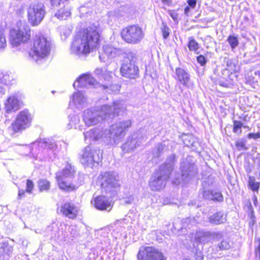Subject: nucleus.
Returning <instances> with one entry per match:
<instances>
[{
  "instance_id": "f257e3e1",
  "label": "nucleus",
  "mask_w": 260,
  "mask_h": 260,
  "mask_svg": "<svg viewBox=\"0 0 260 260\" xmlns=\"http://www.w3.org/2000/svg\"><path fill=\"white\" fill-rule=\"evenodd\" d=\"M99 26L93 25L79 31L75 36L71 51L75 54H88L93 51L100 45Z\"/></svg>"
},
{
  "instance_id": "f03ea898",
  "label": "nucleus",
  "mask_w": 260,
  "mask_h": 260,
  "mask_svg": "<svg viewBox=\"0 0 260 260\" xmlns=\"http://www.w3.org/2000/svg\"><path fill=\"white\" fill-rule=\"evenodd\" d=\"M51 49V41L43 35H37L34 41L33 47L29 52V55L37 63L47 58Z\"/></svg>"
},
{
  "instance_id": "7ed1b4c3",
  "label": "nucleus",
  "mask_w": 260,
  "mask_h": 260,
  "mask_svg": "<svg viewBox=\"0 0 260 260\" xmlns=\"http://www.w3.org/2000/svg\"><path fill=\"white\" fill-rule=\"evenodd\" d=\"M111 108L107 105H104L100 107H94L85 110L83 120L86 125L90 126L97 124L107 118H111Z\"/></svg>"
},
{
  "instance_id": "20e7f679",
  "label": "nucleus",
  "mask_w": 260,
  "mask_h": 260,
  "mask_svg": "<svg viewBox=\"0 0 260 260\" xmlns=\"http://www.w3.org/2000/svg\"><path fill=\"white\" fill-rule=\"evenodd\" d=\"M99 178H101L102 191L110 197L115 196L120 186L118 174L114 172H106L101 174Z\"/></svg>"
},
{
  "instance_id": "39448f33",
  "label": "nucleus",
  "mask_w": 260,
  "mask_h": 260,
  "mask_svg": "<svg viewBox=\"0 0 260 260\" xmlns=\"http://www.w3.org/2000/svg\"><path fill=\"white\" fill-rule=\"evenodd\" d=\"M75 172L74 167L67 163L61 172L56 173V179L61 190L71 191L77 188L79 185L69 181V180L74 177Z\"/></svg>"
},
{
  "instance_id": "423d86ee",
  "label": "nucleus",
  "mask_w": 260,
  "mask_h": 260,
  "mask_svg": "<svg viewBox=\"0 0 260 260\" xmlns=\"http://www.w3.org/2000/svg\"><path fill=\"white\" fill-rule=\"evenodd\" d=\"M132 122L127 119L116 122L110 126L105 137L110 138V141L114 143L120 142L125 136L128 129L131 127Z\"/></svg>"
},
{
  "instance_id": "0eeeda50",
  "label": "nucleus",
  "mask_w": 260,
  "mask_h": 260,
  "mask_svg": "<svg viewBox=\"0 0 260 260\" xmlns=\"http://www.w3.org/2000/svg\"><path fill=\"white\" fill-rule=\"evenodd\" d=\"M30 30L29 26L24 21H20L17 27L10 32V41L13 46H17L29 40Z\"/></svg>"
},
{
  "instance_id": "6e6552de",
  "label": "nucleus",
  "mask_w": 260,
  "mask_h": 260,
  "mask_svg": "<svg viewBox=\"0 0 260 260\" xmlns=\"http://www.w3.org/2000/svg\"><path fill=\"white\" fill-rule=\"evenodd\" d=\"M136 54L133 52L126 54L123 57L120 68V73L123 77L135 79L139 75V68L136 65Z\"/></svg>"
},
{
  "instance_id": "1a4fd4ad",
  "label": "nucleus",
  "mask_w": 260,
  "mask_h": 260,
  "mask_svg": "<svg viewBox=\"0 0 260 260\" xmlns=\"http://www.w3.org/2000/svg\"><path fill=\"white\" fill-rule=\"evenodd\" d=\"M180 169L181 175L175 178L173 181L175 184L178 185L182 182H187L197 174V169L191 156H188L181 162Z\"/></svg>"
},
{
  "instance_id": "9d476101",
  "label": "nucleus",
  "mask_w": 260,
  "mask_h": 260,
  "mask_svg": "<svg viewBox=\"0 0 260 260\" xmlns=\"http://www.w3.org/2000/svg\"><path fill=\"white\" fill-rule=\"evenodd\" d=\"M122 39L127 43L137 44L140 43L145 36L143 28L138 25H129L121 32Z\"/></svg>"
},
{
  "instance_id": "9b49d317",
  "label": "nucleus",
  "mask_w": 260,
  "mask_h": 260,
  "mask_svg": "<svg viewBox=\"0 0 260 260\" xmlns=\"http://www.w3.org/2000/svg\"><path fill=\"white\" fill-rule=\"evenodd\" d=\"M102 158V155L100 150L88 146L83 150L80 161L84 167L93 168L101 161Z\"/></svg>"
},
{
  "instance_id": "f8f14e48",
  "label": "nucleus",
  "mask_w": 260,
  "mask_h": 260,
  "mask_svg": "<svg viewBox=\"0 0 260 260\" xmlns=\"http://www.w3.org/2000/svg\"><path fill=\"white\" fill-rule=\"evenodd\" d=\"M27 14L29 22L33 26L38 25L45 15L44 5L40 3L30 4L27 8Z\"/></svg>"
},
{
  "instance_id": "ddd939ff",
  "label": "nucleus",
  "mask_w": 260,
  "mask_h": 260,
  "mask_svg": "<svg viewBox=\"0 0 260 260\" xmlns=\"http://www.w3.org/2000/svg\"><path fill=\"white\" fill-rule=\"evenodd\" d=\"M31 120V116L27 110L20 112L12 124L13 131L19 132L25 129L30 126Z\"/></svg>"
},
{
  "instance_id": "4468645a",
  "label": "nucleus",
  "mask_w": 260,
  "mask_h": 260,
  "mask_svg": "<svg viewBox=\"0 0 260 260\" xmlns=\"http://www.w3.org/2000/svg\"><path fill=\"white\" fill-rule=\"evenodd\" d=\"M137 257L139 260H166L162 252L151 247H141Z\"/></svg>"
},
{
  "instance_id": "2eb2a0df",
  "label": "nucleus",
  "mask_w": 260,
  "mask_h": 260,
  "mask_svg": "<svg viewBox=\"0 0 260 260\" xmlns=\"http://www.w3.org/2000/svg\"><path fill=\"white\" fill-rule=\"evenodd\" d=\"M141 135L139 133H134L129 136L126 142L122 144L121 148L124 153L133 152L142 143Z\"/></svg>"
},
{
  "instance_id": "dca6fc26",
  "label": "nucleus",
  "mask_w": 260,
  "mask_h": 260,
  "mask_svg": "<svg viewBox=\"0 0 260 260\" xmlns=\"http://www.w3.org/2000/svg\"><path fill=\"white\" fill-rule=\"evenodd\" d=\"M222 237L221 232H213L199 231L196 233L195 239L199 243L203 244H208L216 239L219 240Z\"/></svg>"
},
{
  "instance_id": "f3484780",
  "label": "nucleus",
  "mask_w": 260,
  "mask_h": 260,
  "mask_svg": "<svg viewBox=\"0 0 260 260\" xmlns=\"http://www.w3.org/2000/svg\"><path fill=\"white\" fill-rule=\"evenodd\" d=\"M78 207L71 202L62 204L60 212L66 217L70 219H75L78 214Z\"/></svg>"
},
{
  "instance_id": "a211bd4d",
  "label": "nucleus",
  "mask_w": 260,
  "mask_h": 260,
  "mask_svg": "<svg viewBox=\"0 0 260 260\" xmlns=\"http://www.w3.org/2000/svg\"><path fill=\"white\" fill-rule=\"evenodd\" d=\"M95 82V80L90 74H85L76 80L73 86L74 87L76 86L86 87L89 85H93Z\"/></svg>"
},
{
  "instance_id": "6ab92c4d",
  "label": "nucleus",
  "mask_w": 260,
  "mask_h": 260,
  "mask_svg": "<svg viewBox=\"0 0 260 260\" xmlns=\"http://www.w3.org/2000/svg\"><path fill=\"white\" fill-rule=\"evenodd\" d=\"M167 181L160 176L154 174L151 178L149 186L152 190L158 191L165 187Z\"/></svg>"
},
{
  "instance_id": "aec40b11",
  "label": "nucleus",
  "mask_w": 260,
  "mask_h": 260,
  "mask_svg": "<svg viewBox=\"0 0 260 260\" xmlns=\"http://www.w3.org/2000/svg\"><path fill=\"white\" fill-rule=\"evenodd\" d=\"M174 166L172 164L164 163L159 168V169L154 173L157 176L168 180L170 177L172 171L173 170Z\"/></svg>"
},
{
  "instance_id": "412c9836",
  "label": "nucleus",
  "mask_w": 260,
  "mask_h": 260,
  "mask_svg": "<svg viewBox=\"0 0 260 260\" xmlns=\"http://www.w3.org/2000/svg\"><path fill=\"white\" fill-rule=\"evenodd\" d=\"M175 74L176 79L183 85L189 87L190 81L189 74L184 69L181 68L176 69Z\"/></svg>"
},
{
  "instance_id": "4be33fe9",
  "label": "nucleus",
  "mask_w": 260,
  "mask_h": 260,
  "mask_svg": "<svg viewBox=\"0 0 260 260\" xmlns=\"http://www.w3.org/2000/svg\"><path fill=\"white\" fill-rule=\"evenodd\" d=\"M94 205L97 209L100 210H108L110 211L112 208L111 202L103 196H100L95 198Z\"/></svg>"
},
{
  "instance_id": "5701e85b",
  "label": "nucleus",
  "mask_w": 260,
  "mask_h": 260,
  "mask_svg": "<svg viewBox=\"0 0 260 260\" xmlns=\"http://www.w3.org/2000/svg\"><path fill=\"white\" fill-rule=\"evenodd\" d=\"M104 53L109 58H113L121 55L123 53L122 50L113 47L109 45H105L103 47Z\"/></svg>"
},
{
  "instance_id": "b1692460",
  "label": "nucleus",
  "mask_w": 260,
  "mask_h": 260,
  "mask_svg": "<svg viewBox=\"0 0 260 260\" xmlns=\"http://www.w3.org/2000/svg\"><path fill=\"white\" fill-rule=\"evenodd\" d=\"M19 108V102L15 96H11L8 99L6 103V110L8 113L17 111Z\"/></svg>"
},
{
  "instance_id": "393cba45",
  "label": "nucleus",
  "mask_w": 260,
  "mask_h": 260,
  "mask_svg": "<svg viewBox=\"0 0 260 260\" xmlns=\"http://www.w3.org/2000/svg\"><path fill=\"white\" fill-rule=\"evenodd\" d=\"M71 15V8L69 6H66L60 9L55 14V16L60 20H66L70 17Z\"/></svg>"
},
{
  "instance_id": "a878e982",
  "label": "nucleus",
  "mask_w": 260,
  "mask_h": 260,
  "mask_svg": "<svg viewBox=\"0 0 260 260\" xmlns=\"http://www.w3.org/2000/svg\"><path fill=\"white\" fill-rule=\"evenodd\" d=\"M226 221L225 217H223V213L222 212H218L209 217V221L214 224H219Z\"/></svg>"
},
{
  "instance_id": "bb28decb",
  "label": "nucleus",
  "mask_w": 260,
  "mask_h": 260,
  "mask_svg": "<svg viewBox=\"0 0 260 260\" xmlns=\"http://www.w3.org/2000/svg\"><path fill=\"white\" fill-rule=\"evenodd\" d=\"M112 109V115H118L121 112L126 110V107L121 102L116 101L113 103V106L107 105Z\"/></svg>"
},
{
  "instance_id": "cd10ccee",
  "label": "nucleus",
  "mask_w": 260,
  "mask_h": 260,
  "mask_svg": "<svg viewBox=\"0 0 260 260\" xmlns=\"http://www.w3.org/2000/svg\"><path fill=\"white\" fill-rule=\"evenodd\" d=\"M73 100L75 104L81 106H85L87 103L86 98L83 93L79 91L74 94Z\"/></svg>"
},
{
  "instance_id": "c85d7f7f",
  "label": "nucleus",
  "mask_w": 260,
  "mask_h": 260,
  "mask_svg": "<svg viewBox=\"0 0 260 260\" xmlns=\"http://www.w3.org/2000/svg\"><path fill=\"white\" fill-rule=\"evenodd\" d=\"M11 82V77L8 73H0V89L4 90Z\"/></svg>"
},
{
  "instance_id": "c756f323",
  "label": "nucleus",
  "mask_w": 260,
  "mask_h": 260,
  "mask_svg": "<svg viewBox=\"0 0 260 260\" xmlns=\"http://www.w3.org/2000/svg\"><path fill=\"white\" fill-rule=\"evenodd\" d=\"M248 187L253 191L258 192L260 186L259 182L255 181V178L253 176H249L248 178Z\"/></svg>"
},
{
  "instance_id": "7c9ffc66",
  "label": "nucleus",
  "mask_w": 260,
  "mask_h": 260,
  "mask_svg": "<svg viewBox=\"0 0 260 260\" xmlns=\"http://www.w3.org/2000/svg\"><path fill=\"white\" fill-rule=\"evenodd\" d=\"M13 247L9 245L8 243H4L3 245L0 248V251L1 252H3L8 255H10L13 251Z\"/></svg>"
},
{
  "instance_id": "2f4dec72",
  "label": "nucleus",
  "mask_w": 260,
  "mask_h": 260,
  "mask_svg": "<svg viewBox=\"0 0 260 260\" xmlns=\"http://www.w3.org/2000/svg\"><path fill=\"white\" fill-rule=\"evenodd\" d=\"M189 42L188 44V47L191 51H196L199 48V44L196 41L193 37H189L188 38Z\"/></svg>"
},
{
  "instance_id": "473e14b6",
  "label": "nucleus",
  "mask_w": 260,
  "mask_h": 260,
  "mask_svg": "<svg viewBox=\"0 0 260 260\" xmlns=\"http://www.w3.org/2000/svg\"><path fill=\"white\" fill-rule=\"evenodd\" d=\"M227 41L230 45L232 50L235 49L239 44V41L237 37L230 36L227 39Z\"/></svg>"
},
{
  "instance_id": "72a5a7b5",
  "label": "nucleus",
  "mask_w": 260,
  "mask_h": 260,
  "mask_svg": "<svg viewBox=\"0 0 260 260\" xmlns=\"http://www.w3.org/2000/svg\"><path fill=\"white\" fill-rule=\"evenodd\" d=\"M38 186L41 191L49 190L50 186L49 182L46 179L40 180L38 182Z\"/></svg>"
},
{
  "instance_id": "f704fd0d",
  "label": "nucleus",
  "mask_w": 260,
  "mask_h": 260,
  "mask_svg": "<svg viewBox=\"0 0 260 260\" xmlns=\"http://www.w3.org/2000/svg\"><path fill=\"white\" fill-rule=\"evenodd\" d=\"M231 246L228 240H223L217 245V247L219 250H228Z\"/></svg>"
},
{
  "instance_id": "c9c22d12",
  "label": "nucleus",
  "mask_w": 260,
  "mask_h": 260,
  "mask_svg": "<svg viewBox=\"0 0 260 260\" xmlns=\"http://www.w3.org/2000/svg\"><path fill=\"white\" fill-rule=\"evenodd\" d=\"M165 149V145L162 143H160L158 146L154 149L153 155L154 157H158L159 156L160 153L164 151Z\"/></svg>"
},
{
  "instance_id": "e433bc0d",
  "label": "nucleus",
  "mask_w": 260,
  "mask_h": 260,
  "mask_svg": "<svg viewBox=\"0 0 260 260\" xmlns=\"http://www.w3.org/2000/svg\"><path fill=\"white\" fill-rule=\"evenodd\" d=\"M94 129V140H98L99 139L103 138V137H105L106 136V131H105L104 132L101 130L100 128H93Z\"/></svg>"
},
{
  "instance_id": "4c0bfd02",
  "label": "nucleus",
  "mask_w": 260,
  "mask_h": 260,
  "mask_svg": "<svg viewBox=\"0 0 260 260\" xmlns=\"http://www.w3.org/2000/svg\"><path fill=\"white\" fill-rule=\"evenodd\" d=\"M242 126L243 123L241 121H234L233 132L236 134H241L242 133L241 128Z\"/></svg>"
},
{
  "instance_id": "58836bf2",
  "label": "nucleus",
  "mask_w": 260,
  "mask_h": 260,
  "mask_svg": "<svg viewBox=\"0 0 260 260\" xmlns=\"http://www.w3.org/2000/svg\"><path fill=\"white\" fill-rule=\"evenodd\" d=\"M6 40L3 31L0 29V51L4 50L6 47Z\"/></svg>"
},
{
  "instance_id": "ea45409f",
  "label": "nucleus",
  "mask_w": 260,
  "mask_h": 260,
  "mask_svg": "<svg viewBox=\"0 0 260 260\" xmlns=\"http://www.w3.org/2000/svg\"><path fill=\"white\" fill-rule=\"evenodd\" d=\"M94 129H91L89 131L86 132L84 133L85 140L86 141H89V142L91 140H94Z\"/></svg>"
},
{
  "instance_id": "a19ab883",
  "label": "nucleus",
  "mask_w": 260,
  "mask_h": 260,
  "mask_svg": "<svg viewBox=\"0 0 260 260\" xmlns=\"http://www.w3.org/2000/svg\"><path fill=\"white\" fill-rule=\"evenodd\" d=\"M104 88L106 89V92L110 93L111 91L119 90V87L117 85H104Z\"/></svg>"
},
{
  "instance_id": "79ce46f5",
  "label": "nucleus",
  "mask_w": 260,
  "mask_h": 260,
  "mask_svg": "<svg viewBox=\"0 0 260 260\" xmlns=\"http://www.w3.org/2000/svg\"><path fill=\"white\" fill-rule=\"evenodd\" d=\"M100 80L101 81H105L108 82H111L112 80V76L110 74V73L108 71H106L105 72V73L100 76Z\"/></svg>"
},
{
  "instance_id": "37998d69",
  "label": "nucleus",
  "mask_w": 260,
  "mask_h": 260,
  "mask_svg": "<svg viewBox=\"0 0 260 260\" xmlns=\"http://www.w3.org/2000/svg\"><path fill=\"white\" fill-rule=\"evenodd\" d=\"M223 198L222 194L219 192L213 191V197L211 200L216 201L218 202L223 201Z\"/></svg>"
},
{
  "instance_id": "c03bdc74",
  "label": "nucleus",
  "mask_w": 260,
  "mask_h": 260,
  "mask_svg": "<svg viewBox=\"0 0 260 260\" xmlns=\"http://www.w3.org/2000/svg\"><path fill=\"white\" fill-rule=\"evenodd\" d=\"M169 28L167 26L166 24L162 23V27H161V31L162 33L163 37L165 39L168 38L170 35Z\"/></svg>"
},
{
  "instance_id": "a18cd8bd",
  "label": "nucleus",
  "mask_w": 260,
  "mask_h": 260,
  "mask_svg": "<svg viewBox=\"0 0 260 260\" xmlns=\"http://www.w3.org/2000/svg\"><path fill=\"white\" fill-rule=\"evenodd\" d=\"M34 185L32 181L30 180H27L26 182V191L29 193L32 192V190L34 188Z\"/></svg>"
},
{
  "instance_id": "49530a36",
  "label": "nucleus",
  "mask_w": 260,
  "mask_h": 260,
  "mask_svg": "<svg viewBox=\"0 0 260 260\" xmlns=\"http://www.w3.org/2000/svg\"><path fill=\"white\" fill-rule=\"evenodd\" d=\"M50 4L53 7H58L60 4H63L67 0H49Z\"/></svg>"
},
{
  "instance_id": "de8ad7c7",
  "label": "nucleus",
  "mask_w": 260,
  "mask_h": 260,
  "mask_svg": "<svg viewBox=\"0 0 260 260\" xmlns=\"http://www.w3.org/2000/svg\"><path fill=\"white\" fill-rule=\"evenodd\" d=\"M213 190H205L203 191V196L204 198L208 200L212 199L213 197Z\"/></svg>"
},
{
  "instance_id": "09e8293b",
  "label": "nucleus",
  "mask_w": 260,
  "mask_h": 260,
  "mask_svg": "<svg viewBox=\"0 0 260 260\" xmlns=\"http://www.w3.org/2000/svg\"><path fill=\"white\" fill-rule=\"evenodd\" d=\"M197 59L198 63L202 66H204L207 62V59L202 55L198 56Z\"/></svg>"
},
{
  "instance_id": "8fccbe9b",
  "label": "nucleus",
  "mask_w": 260,
  "mask_h": 260,
  "mask_svg": "<svg viewBox=\"0 0 260 260\" xmlns=\"http://www.w3.org/2000/svg\"><path fill=\"white\" fill-rule=\"evenodd\" d=\"M236 147L239 150H241L242 149L246 150L245 143L243 141H238L236 143Z\"/></svg>"
},
{
  "instance_id": "3c124183",
  "label": "nucleus",
  "mask_w": 260,
  "mask_h": 260,
  "mask_svg": "<svg viewBox=\"0 0 260 260\" xmlns=\"http://www.w3.org/2000/svg\"><path fill=\"white\" fill-rule=\"evenodd\" d=\"M107 70L105 69H103L102 68H97L95 69L94 71L95 75L98 76V77L100 79V76L105 73Z\"/></svg>"
},
{
  "instance_id": "603ef678",
  "label": "nucleus",
  "mask_w": 260,
  "mask_h": 260,
  "mask_svg": "<svg viewBox=\"0 0 260 260\" xmlns=\"http://www.w3.org/2000/svg\"><path fill=\"white\" fill-rule=\"evenodd\" d=\"M46 144L45 147L50 150L55 149L56 147V144L53 142H44Z\"/></svg>"
},
{
  "instance_id": "864d4df0",
  "label": "nucleus",
  "mask_w": 260,
  "mask_h": 260,
  "mask_svg": "<svg viewBox=\"0 0 260 260\" xmlns=\"http://www.w3.org/2000/svg\"><path fill=\"white\" fill-rule=\"evenodd\" d=\"M248 138L249 139H257L260 138V134L258 133H249L248 135Z\"/></svg>"
},
{
  "instance_id": "5fc2aeb1",
  "label": "nucleus",
  "mask_w": 260,
  "mask_h": 260,
  "mask_svg": "<svg viewBox=\"0 0 260 260\" xmlns=\"http://www.w3.org/2000/svg\"><path fill=\"white\" fill-rule=\"evenodd\" d=\"M176 156L174 154L171 155L166 163L172 164L173 166V163L175 161Z\"/></svg>"
},
{
  "instance_id": "6e6d98bb",
  "label": "nucleus",
  "mask_w": 260,
  "mask_h": 260,
  "mask_svg": "<svg viewBox=\"0 0 260 260\" xmlns=\"http://www.w3.org/2000/svg\"><path fill=\"white\" fill-rule=\"evenodd\" d=\"M255 255L256 257H258L260 259V240H258V244L257 247L255 249Z\"/></svg>"
},
{
  "instance_id": "4d7b16f0",
  "label": "nucleus",
  "mask_w": 260,
  "mask_h": 260,
  "mask_svg": "<svg viewBox=\"0 0 260 260\" xmlns=\"http://www.w3.org/2000/svg\"><path fill=\"white\" fill-rule=\"evenodd\" d=\"M187 3L190 7L194 8L197 4V0H188Z\"/></svg>"
},
{
  "instance_id": "13d9d810",
  "label": "nucleus",
  "mask_w": 260,
  "mask_h": 260,
  "mask_svg": "<svg viewBox=\"0 0 260 260\" xmlns=\"http://www.w3.org/2000/svg\"><path fill=\"white\" fill-rule=\"evenodd\" d=\"M170 16L173 18V20H176L178 18V15L174 11H171L169 12Z\"/></svg>"
},
{
  "instance_id": "bf43d9fd",
  "label": "nucleus",
  "mask_w": 260,
  "mask_h": 260,
  "mask_svg": "<svg viewBox=\"0 0 260 260\" xmlns=\"http://www.w3.org/2000/svg\"><path fill=\"white\" fill-rule=\"evenodd\" d=\"M25 193V191L23 189H19L18 191V198L21 199L22 197H24Z\"/></svg>"
},
{
  "instance_id": "052dcab7",
  "label": "nucleus",
  "mask_w": 260,
  "mask_h": 260,
  "mask_svg": "<svg viewBox=\"0 0 260 260\" xmlns=\"http://www.w3.org/2000/svg\"><path fill=\"white\" fill-rule=\"evenodd\" d=\"M190 12V8L186 7L184 9V14L185 15L188 16L189 12Z\"/></svg>"
},
{
  "instance_id": "680f3d73",
  "label": "nucleus",
  "mask_w": 260,
  "mask_h": 260,
  "mask_svg": "<svg viewBox=\"0 0 260 260\" xmlns=\"http://www.w3.org/2000/svg\"><path fill=\"white\" fill-rule=\"evenodd\" d=\"M254 223V219L252 218V217H251V221H250L249 222V224L251 225H253Z\"/></svg>"
},
{
  "instance_id": "e2e57ef3",
  "label": "nucleus",
  "mask_w": 260,
  "mask_h": 260,
  "mask_svg": "<svg viewBox=\"0 0 260 260\" xmlns=\"http://www.w3.org/2000/svg\"><path fill=\"white\" fill-rule=\"evenodd\" d=\"M74 119H75V120L76 121H79V118L78 117H74Z\"/></svg>"
},
{
  "instance_id": "0e129e2a",
  "label": "nucleus",
  "mask_w": 260,
  "mask_h": 260,
  "mask_svg": "<svg viewBox=\"0 0 260 260\" xmlns=\"http://www.w3.org/2000/svg\"><path fill=\"white\" fill-rule=\"evenodd\" d=\"M125 203L126 204H130L131 203V201H130V200L129 201V200L128 201H125Z\"/></svg>"
},
{
  "instance_id": "69168bd1",
  "label": "nucleus",
  "mask_w": 260,
  "mask_h": 260,
  "mask_svg": "<svg viewBox=\"0 0 260 260\" xmlns=\"http://www.w3.org/2000/svg\"><path fill=\"white\" fill-rule=\"evenodd\" d=\"M227 70H227V69H226V70H224V72H225V71H227Z\"/></svg>"
},
{
  "instance_id": "338daca9",
  "label": "nucleus",
  "mask_w": 260,
  "mask_h": 260,
  "mask_svg": "<svg viewBox=\"0 0 260 260\" xmlns=\"http://www.w3.org/2000/svg\"><path fill=\"white\" fill-rule=\"evenodd\" d=\"M162 1H165V0H162Z\"/></svg>"
}]
</instances>
